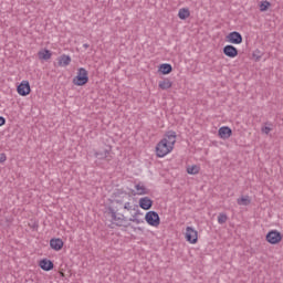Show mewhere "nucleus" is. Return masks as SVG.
I'll return each mask as SVG.
<instances>
[{"instance_id":"obj_1","label":"nucleus","mask_w":283,"mask_h":283,"mask_svg":"<svg viewBox=\"0 0 283 283\" xmlns=\"http://www.w3.org/2000/svg\"><path fill=\"white\" fill-rule=\"evenodd\" d=\"M176 146V132L169 130L165 134L164 138L156 145L157 158H165L168 154L174 151Z\"/></svg>"},{"instance_id":"obj_2","label":"nucleus","mask_w":283,"mask_h":283,"mask_svg":"<svg viewBox=\"0 0 283 283\" xmlns=\"http://www.w3.org/2000/svg\"><path fill=\"white\" fill-rule=\"evenodd\" d=\"M88 81L90 76L87 70H85L84 67H80L77 70V75L73 78V83L78 87H82V85H87Z\"/></svg>"},{"instance_id":"obj_3","label":"nucleus","mask_w":283,"mask_h":283,"mask_svg":"<svg viewBox=\"0 0 283 283\" xmlns=\"http://www.w3.org/2000/svg\"><path fill=\"white\" fill-rule=\"evenodd\" d=\"M147 224L150 227H160V216L156 211H148L145 216Z\"/></svg>"},{"instance_id":"obj_4","label":"nucleus","mask_w":283,"mask_h":283,"mask_svg":"<svg viewBox=\"0 0 283 283\" xmlns=\"http://www.w3.org/2000/svg\"><path fill=\"white\" fill-rule=\"evenodd\" d=\"M282 238L283 237L282 233H280V231L272 230L266 234L265 240L270 244H280V242H282Z\"/></svg>"},{"instance_id":"obj_5","label":"nucleus","mask_w":283,"mask_h":283,"mask_svg":"<svg viewBox=\"0 0 283 283\" xmlns=\"http://www.w3.org/2000/svg\"><path fill=\"white\" fill-rule=\"evenodd\" d=\"M226 42L232 45H240L242 43V34L238 31H232L226 35Z\"/></svg>"},{"instance_id":"obj_6","label":"nucleus","mask_w":283,"mask_h":283,"mask_svg":"<svg viewBox=\"0 0 283 283\" xmlns=\"http://www.w3.org/2000/svg\"><path fill=\"white\" fill-rule=\"evenodd\" d=\"M186 240L189 244H196L198 242V231L192 227L186 228Z\"/></svg>"},{"instance_id":"obj_7","label":"nucleus","mask_w":283,"mask_h":283,"mask_svg":"<svg viewBox=\"0 0 283 283\" xmlns=\"http://www.w3.org/2000/svg\"><path fill=\"white\" fill-rule=\"evenodd\" d=\"M108 213H109L113 222H115V224H117V227H123L125 224V216L117 214L116 210H114L113 208L108 209Z\"/></svg>"},{"instance_id":"obj_8","label":"nucleus","mask_w":283,"mask_h":283,"mask_svg":"<svg viewBox=\"0 0 283 283\" xmlns=\"http://www.w3.org/2000/svg\"><path fill=\"white\" fill-rule=\"evenodd\" d=\"M223 54L229 59H235V56H238V49L231 44H228L223 48Z\"/></svg>"},{"instance_id":"obj_9","label":"nucleus","mask_w":283,"mask_h":283,"mask_svg":"<svg viewBox=\"0 0 283 283\" xmlns=\"http://www.w3.org/2000/svg\"><path fill=\"white\" fill-rule=\"evenodd\" d=\"M18 94H20V96H28V94H30V82L22 81L18 86Z\"/></svg>"},{"instance_id":"obj_10","label":"nucleus","mask_w":283,"mask_h":283,"mask_svg":"<svg viewBox=\"0 0 283 283\" xmlns=\"http://www.w3.org/2000/svg\"><path fill=\"white\" fill-rule=\"evenodd\" d=\"M151 205H154V201H151L149 197H144L139 199V207L140 209H144V211H149V209H151Z\"/></svg>"},{"instance_id":"obj_11","label":"nucleus","mask_w":283,"mask_h":283,"mask_svg":"<svg viewBox=\"0 0 283 283\" xmlns=\"http://www.w3.org/2000/svg\"><path fill=\"white\" fill-rule=\"evenodd\" d=\"M232 134L233 132L228 126H222L221 128H219V137L222 138V140L231 138Z\"/></svg>"},{"instance_id":"obj_12","label":"nucleus","mask_w":283,"mask_h":283,"mask_svg":"<svg viewBox=\"0 0 283 283\" xmlns=\"http://www.w3.org/2000/svg\"><path fill=\"white\" fill-rule=\"evenodd\" d=\"M63 240L62 239H51L50 240V247L53 249V251H61L63 249Z\"/></svg>"},{"instance_id":"obj_13","label":"nucleus","mask_w":283,"mask_h":283,"mask_svg":"<svg viewBox=\"0 0 283 283\" xmlns=\"http://www.w3.org/2000/svg\"><path fill=\"white\" fill-rule=\"evenodd\" d=\"M57 63L60 67H67V65L72 63V57L70 55L63 54L57 59Z\"/></svg>"},{"instance_id":"obj_14","label":"nucleus","mask_w":283,"mask_h":283,"mask_svg":"<svg viewBox=\"0 0 283 283\" xmlns=\"http://www.w3.org/2000/svg\"><path fill=\"white\" fill-rule=\"evenodd\" d=\"M40 269H42V271H52V269H54V263L48 259H43L40 261Z\"/></svg>"},{"instance_id":"obj_15","label":"nucleus","mask_w":283,"mask_h":283,"mask_svg":"<svg viewBox=\"0 0 283 283\" xmlns=\"http://www.w3.org/2000/svg\"><path fill=\"white\" fill-rule=\"evenodd\" d=\"M95 158H98V160H109V150L102 149V150L96 151Z\"/></svg>"},{"instance_id":"obj_16","label":"nucleus","mask_w":283,"mask_h":283,"mask_svg":"<svg viewBox=\"0 0 283 283\" xmlns=\"http://www.w3.org/2000/svg\"><path fill=\"white\" fill-rule=\"evenodd\" d=\"M135 189L137 196H146V193H149V190H147V187H145L144 184H136Z\"/></svg>"},{"instance_id":"obj_17","label":"nucleus","mask_w":283,"mask_h":283,"mask_svg":"<svg viewBox=\"0 0 283 283\" xmlns=\"http://www.w3.org/2000/svg\"><path fill=\"white\" fill-rule=\"evenodd\" d=\"M178 17L179 19H181V21H185V19H189V17H191V12L189 11V9L182 8L179 9Z\"/></svg>"},{"instance_id":"obj_18","label":"nucleus","mask_w":283,"mask_h":283,"mask_svg":"<svg viewBox=\"0 0 283 283\" xmlns=\"http://www.w3.org/2000/svg\"><path fill=\"white\" fill-rule=\"evenodd\" d=\"M38 56L42 61H50V59H52V53L50 52V50H43L38 53Z\"/></svg>"},{"instance_id":"obj_19","label":"nucleus","mask_w":283,"mask_h":283,"mask_svg":"<svg viewBox=\"0 0 283 283\" xmlns=\"http://www.w3.org/2000/svg\"><path fill=\"white\" fill-rule=\"evenodd\" d=\"M187 174H189V176H197V174H200V166L198 165L187 166Z\"/></svg>"},{"instance_id":"obj_20","label":"nucleus","mask_w":283,"mask_h":283,"mask_svg":"<svg viewBox=\"0 0 283 283\" xmlns=\"http://www.w3.org/2000/svg\"><path fill=\"white\" fill-rule=\"evenodd\" d=\"M261 132H262V134H265L266 136H269V134H271V132H273V124L266 122V123L261 127Z\"/></svg>"},{"instance_id":"obj_21","label":"nucleus","mask_w":283,"mask_h":283,"mask_svg":"<svg viewBox=\"0 0 283 283\" xmlns=\"http://www.w3.org/2000/svg\"><path fill=\"white\" fill-rule=\"evenodd\" d=\"M171 64H161L159 66V72H161V74H171Z\"/></svg>"},{"instance_id":"obj_22","label":"nucleus","mask_w":283,"mask_h":283,"mask_svg":"<svg viewBox=\"0 0 283 283\" xmlns=\"http://www.w3.org/2000/svg\"><path fill=\"white\" fill-rule=\"evenodd\" d=\"M159 88L160 90H170L172 83L169 80L159 81Z\"/></svg>"},{"instance_id":"obj_23","label":"nucleus","mask_w":283,"mask_h":283,"mask_svg":"<svg viewBox=\"0 0 283 283\" xmlns=\"http://www.w3.org/2000/svg\"><path fill=\"white\" fill-rule=\"evenodd\" d=\"M259 8H260L261 12H266V10H269V8H271V2H269L266 0L262 1V2H260Z\"/></svg>"},{"instance_id":"obj_24","label":"nucleus","mask_w":283,"mask_h":283,"mask_svg":"<svg viewBox=\"0 0 283 283\" xmlns=\"http://www.w3.org/2000/svg\"><path fill=\"white\" fill-rule=\"evenodd\" d=\"M227 220H228L227 214L220 213V214L218 216V222H219V224H224V223L227 222Z\"/></svg>"},{"instance_id":"obj_25","label":"nucleus","mask_w":283,"mask_h":283,"mask_svg":"<svg viewBox=\"0 0 283 283\" xmlns=\"http://www.w3.org/2000/svg\"><path fill=\"white\" fill-rule=\"evenodd\" d=\"M252 57L254 59V61H260V59H262V52H260L259 50H256L253 54Z\"/></svg>"},{"instance_id":"obj_26","label":"nucleus","mask_w":283,"mask_h":283,"mask_svg":"<svg viewBox=\"0 0 283 283\" xmlns=\"http://www.w3.org/2000/svg\"><path fill=\"white\" fill-rule=\"evenodd\" d=\"M247 198L242 197L240 199H238V205H247Z\"/></svg>"},{"instance_id":"obj_27","label":"nucleus","mask_w":283,"mask_h":283,"mask_svg":"<svg viewBox=\"0 0 283 283\" xmlns=\"http://www.w3.org/2000/svg\"><path fill=\"white\" fill-rule=\"evenodd\" d=\"M124 209H126V211H132V203L130 202H126L124 205Z\"/></svg>"},{"instance_id":"obj_28","label":"nucleus","mask_w":283,"mask_h":283,"mask_svg":"<svg viewBox=\"0 0 283 283\" xmlns=\"http://www.w3.org/2000/svg\"><path fill=\"white\" fill-rule=\"evenodd\" d=\"M130 222H135V224H140V219L133 218V219H130Z\"/></svg>"},{"instance_id":"obj_29","label":"nucleus","mask_w":283,"mask_h":283,"mask_svg":"<svg viewBox=\"0 0 283 283\" xmlns=\"http://www.w3.org/2000/svg\"><path fill=\"white\" fill-rule=\"evenodd\" d=\"M2 125H6V118L0 116V127H2Z\"/></svg>"},{"instance_id":"obj_30","label":"nucleus","mask_w":283,"mask_h":283,"mask_svg":"<svg viewBox=\"0 0 283 283\" xmlns=\"http://www.w3.org/2000/svg\"><path fill=\"white\" fill-rule=\"evenodd\" d=\"M0 163H6V155L0 156Z\"/></svg>"},{"instance_id":"obj_31","label":"nucleus","mask_w":283,"mask_h":283,"mask_svg":"<svg viewBox=\"0 0 283 283\" xmlns=\"http://www.w3.org/2000/svg\"><path fill=\"white\" fill-rule=\"evenodd\" d=\"M83 48L87 49L90 48V44H83Z\"/></svg>"}]
</instances>
